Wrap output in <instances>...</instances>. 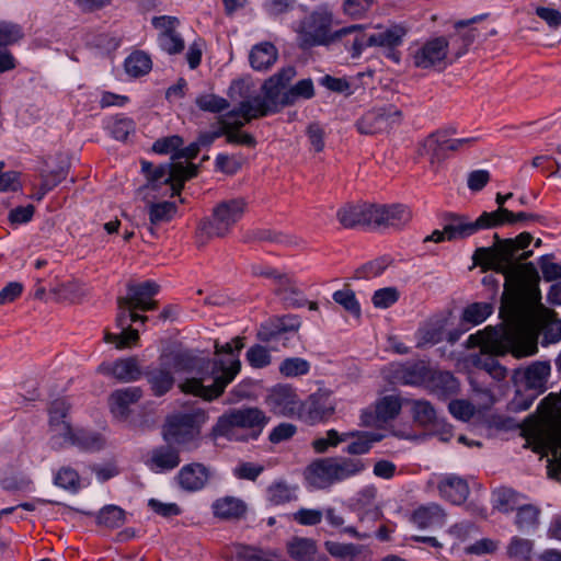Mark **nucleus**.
<instances>
[{"instance_id": "nucleus-30", "label": "nucleus", "mask_w": 561, "mask_h": 561, "mask_svg": "<svg viewBox=\"0 0 561 561\" xmlns=\"http://www.w3.org/2000/svg\"><path fill=\"white\" fill-rule=\"evenodd\" d=\"M144 376L150 386L153 396L162 397L174 386L175 379L169 367H147Z\"/></svg>"}, {"instance_id": "nucleus-33", "label": "nucleus", "mask_w": 561, "mask_h": 561, "mask_svg": "<svg viewBox=\"0 0 561 561\" xmlns=\"http://www.w3.org/2000/svg\"><path fill=\"white\" fill-rule=\"evenodd\" d=\"M277 58V48L270 42L254 45L249 55L251 67L257 71L270 69L276 62Z\"/></svg>"}, {"instance_id": "nucleus-6", "label": "nucleus", "mask_w": 561, "mask_h": 561, "mask_svg": "<svg viewBox=\"0 0 561 561\" xmlns=\"http://www.w3.org/2000/svg\"><path fill=\"white\" fill-rule=\"evenodd\" d=\"M535 218V216L527 213H482L473 222L446 225L443 231L434 230L424 241L442 242L445 238L448 240L462 239L482 229L494 228L505 222H516Z\"/></svg>"}, {"instance_id": "nucleus-2", "label": "nucleus", "mask_w": 561, "mask_h": 561, "mask_svg": "<svg viewBox=\"0 0 561 561\" xmlns=\"http://www.w3.org/2000/svg\"><path fill=\"white\" fill-rule=\"evenodd\" d=\"M243 346V337L240 336L222 345L215 342V354L218 356L225 355V357L211 359L214 364L211 366L214 382H210V386L204 387L199 379H185L179 386L181 391L199 397L206 401L219 398L241 369L239 354Z\"/></svg>"}, {"instance_id": "nucleus-28", "label": "nucleus", "mask_w": 561, "mask_h": 561, "mask_svg": "<svg viewBox=\"0 0 561 561\" xmlns=\"http://www.w3.org/2000/svg\"><path fill=\"white\" fill-rule=\"evenodd\" d=\"M70 411V405L65 399H56L54 400L49 408V430L51 432L50 444L53 445L58 438H60V434L65 433L70 426V422L67 421V416Z\"/></svg>"}, {"instance_id": "nucleus-12", "label": "nucleus", "mask_w": 561, "mask_h": 561, "mask_svg": "<svg viewBox=\"0 0 561 561\" xmlns=\"http://www.w3.org/2000/svg\"><path fill=\"white\" fill-rule=\"evenodd\" d=\"M241 218V213H210L201 220L196 231L198 247L206 244L209 238L224 236Z\"/></svg>"}, {"instance_id": "nucleus-51", "label": "nucleus", "mask_w": 561, "mask_h": 561, "mask_svg": "<svg viewBox=\"0 0 561 561\" xmlns=\"http://www.w3.org/2000/svg\"><path fill=\"white\" fill-rule=\"evenodd\" d=\"M125 519V511L116 505H106L98 514V524L111 529L122 527Z\"/></svg>"}, {"instance_id": "nucleus-59", "label": "nucleus", "mask_w": 561, "mask_h": 561, "mask_svg": "<svg viewBox=\"0 0 561 561\" xmlns=\"http://www.w3.org/2000/svg\"><path fill=\"white\" fill-rule=\"evenodd\" d=\"M245 358L249 365L256 369L265 368L272 362L268 350L260 344L252 345L247 351Z\"/></svg>"}, {"instance_id": "nucleus-24", "label": "nucleus", "mask_w": 561, "mask_h": 561, "mask_svg": "<svg viewBox=\"0 0 561 561\" xmlns=\"http://www.w3.org/2000/svg\"><path fill=\"white\" fill-rule=\"evenodd\" d=\"M183 450L174 444H165L152 449L148 460L149 468L154 472L171 471L181 463L180 451Z\"/></svg>"}, {"instance_id": "nucleus-4", "label": "nucleus", "mask_w": 561, "mask_h": 561, "mask_svg": "<svg viewBox=\"0 0 561 561\" xmlns=\"http://www.w3.org/2000/svg\"><path fill=\"white\" fill-rule=\"evenodd\" d=\"M495 244L490 248H478L472 256L476 265L497 273H508L516 270V253L525 250L533 241L529 232H522L515 239L501 240L494 233Z\"/></svg>"}, {"instance_id": "nucleus-11", "label": "nucleus", "mask_w": 561, "mask_h": 561, "mask_svg": "<svg viewBox=\"0 0 561 561\" xmlns=\"http://www.w3.org/2000/svg\"><path fill=\"white\" fill-rule=\"evenodd\" d=\"M51 447L56 450L72 446L84 453L99 451L105 446V438L98 432L72 425L60 434Z\"/></svg>"}, {"instance_id": "nucleus-45", "label": "nucleus", "mask_w": 561, "mask_h": 561, "mask_svg": "<svg viewBox=\"0 0 561 561\" xmlns=\"http://www.w3.org/2000/svg\"><path fill=\"white\" fill-rule=\"evenodd\" d=\"M286 547L290 558L296 561H312L317 552L316 541L310 538L294 537Z\"/></svg>"}, {"instance_id": "nucleus-34", "label": "nucleus", "mask_w": 561, "mask_h": 561, "mask_svg": "<svg viewBox=\"0 0 561 561\" xmlns=\"http://www.w3.org/2000/svg\"><path fill=\"white\" fill-rule=\"evenodd\" d=\"M432 392L440 397H450L458 392L459 382L449 371L431 370V377L426 385Z\"/></svg>"}, {"instance_id": "nucleus-20", "label": "nucleus", "mask_w": 561, "mask_h": 561, "mask_svg": "<svg viewBox=\"0 0 561 561\" xmlns=\"http://www.w3.org/2000/svg\"><path fill=\"white\" fill-rule=\"evenodd\" d=\"M301 322L297 316L287 314L275 317L260 325L256 337L264 343H271L274 340H283L284 333L296 332Z\"/></svg>"}, {"instance_id": "nucleus-25", "label": "nucleus", "mask_w": 561, "mask_h": 561, "mask_svg": "<svg viewBox=\"0 0 561 561\" xmlns=\"http://www.w3.org/2000/svg\"><path fill=\"white\" fill-rule=\"evenodd\" d=\"M98 373L125 382L135 381L141 375L137 359L134 357L117 359L114 363L103 362L99 365Z\"/></svg>"}, {"instance_id": "nucleus-58", "label": "nucleus", "mask_w": 561, "mask_h": 561, "mask_svg": "<svg viewBox=\"0 0 561 561\" xmlns=\"http://www.w3.org/2000/svg\"><path fill=\"white\" fill-rule=\"evenodd\" d=\"M138 340V330L133 329L131 327L122 328V332L119 334L106 332L104 335V341L106 343H114L116 348L119 350L130 347L136 344Z\"/></svg>"}, {"instance_id": "nucleus-3", "label": "nucleus", "mask_w": 561, "mask_h": 561, "mask_svg": "<svg viewBox=\"0 0 561 561\" xmlns=\"http://www.w3.org/2000/svg\"><path fill=\"white\" fill-rule=\"evenodd\" d=\"M268 420L259 408L233 409L218 417L210 431V437H224L233 442L257 439Z\"/></svg>"}, {"instance_id": "nucleus-52", "label": "nucleus", "mask_w": 561, "mask_h": 561, "mask_svg": "<svg viewBox=\"0 0 561 561\" xmlns=\"http://www.w3.org/2000/svg\"><path fill=\"white\" fill-rule=\"evenodd\" d=\"M412 414L414 422L421 426L435 425L437 422V413L434 407L425 400L413 401Z\"/></svg>"}, {"instance_id": "nucleus-1", "label": "nucleus", "mask_w": 561, "mask_h": 561, "mask_svg": "<svg viewBox=\"0 0 561 561\" xmlns=\"http://www.w3.org/2000/svg\"><path fill=\"white\" fill-rule=\"evenodd\" d=\"M141 171L147 183L139 187L136 197L147 202V210H174L178 208L175 195H179L184 183L197 175L198 167L194 163L182 162L153 163L142 160Z\"/></svg>"}, {"instance_id": "nucleus-10", "label": "nucleus", "mask_w": 561, "mask_h": 561, "mask_svg": "<svg viewBox=\"0 0 561 561\" xmlns=\"http://www.w3.org/2000/svg\"><path fill=\"white\" fill-rule=\"evenodd\" d=\"M402 111L393 104L376 106L367 111L355 126L363 135H375L387 131L402 122Z\"/></svg>"}, {"instance_id": "nucleus-40", "label": "nucleus", "mask_w": 561, "mask_h": 561, "mask_svg": "<svg viewBox=\"0 0 561 561\" xmlns=\"http://www.w3.org/2000/svg\"><path fill=\"white\" fill-rule=\"evenodd\" d=\"M541 511L534 504H523L516 508L514 524L524 534L535 531L540 524Z\"/></svg>"}, {"instance_id": "nucleus-32", "label": "nucleus", "mask_w": 561, "mask_h": 561, "mask_svg": "<svg viewBox=\"0 0 561 561\" xmlns=\"http://www.w3.org/2000/svg\"><path fill=\"white\" fill-rule=\"evenodd\" d=\"M213 514L220 519H239L245 515L247 504L234 496L219 497L211 504Z\"/></svg>"}, {"instance_id": "nucleus-16", "label": "nucleus", "mask_w": 561, "mask_h": 561, "mask_svg": "<svg viewBox=\"0 0 561 561\" xmlns=\"http://www.w3.org/2000/svg\"><path fill=\"white\" fill-rule=\"evenodd\" d=\"M449 41L445 36H438L426 41L413 55V64L416 68L428 69L442 64L448 55Z\"/></svg>"}, {"instance_id": "nucleus-36", "label": "nucleus", "mask_w": 561, "mask_h": 561, "mask_svg": "<svg viewBox=\"0 0 561 561\" xmlns=\"http://www.w3.org/2000/svg\"><path fill=\"white\" fill-rule=\"evenodd\" d=\"M283 87L279 84H276V81L274 79L268 78L264 81L262 85V92L264 94L263 98H261V115H268L270 113H276L279 111L280 107H284L282 105L283 101Z\"/></svg>"}, {"instance_id": "nucleus-8", "label": "nucleus", "mask_w": 561, "mask_h": 561, "mask_svg": "<svg viewBox=\"0 0 561 561\" xmlns=\"http://www.w3.org/2000/svg\"><path fill=\"white\" fill-rule=\"evenodd\" d=\"M159 364L172 368L176 373L195 374L190 379H199L204 387L210 386L208 381L214 382L211 366L214 365L208 357H201L190 350H172L163 352L159 356Z\"/></svg>"}, {"instance_id": "nucleus-63", "label": "nucleus", "mask_w": 561, "mask_h": 561, "mask_svg": "<svg viewBox=\"0 0 561 561\" xmlns=\"http://www.w3.org/2000/svg\"><path fill=\"white\" fill-rule=\"evenodd\" d=\"M184 140L179 135H172L163 138L157 139L152 145V150L156 153L160 154H171L178 153L180 151V147H182Z\"/></svg>"}, {"instance_id": "nucleus-49", "label": "nucleus", "mask_w": 561, "mask_h": 561, "mask_svg": "<svg viewBox=\"0 0 561 561\" xmlns=\"http://www.w3.org/2000/svg\"><path fill=\"white\" fill-rule=\"evenodd\" d=\"M314 95L313 82L311 79L299 80L289 90L283 93V106H289L296 103L298 99L309 100Z\"/></svg>"}, {"instance_id": "nucleus-57", "label": "nucleus", "mask_w": 561, "mask_h": 561, "mask_svg": "<svg viewBox=\"0 0 561 561\" xmlns=\"http://www.w3.org/2000/svg\"><path fill=\"white\" fill-rule=\"evenodd\" d=\"M493 312V306L489 302H473L462 312V320L471 324L482 323Z\"/></svg>"}, {"instance_id": "nucleus-31", "label": "nucleus", "mask_w": 561, "mask_h": 561, "mask_svg": "<svg viewBox=\"0 0 561 561\" xmlns=\"http://www.w3.org/2000/svg\"><path fill=\"white\" fill-rule=\"evenodd\" d=\"M549 362H535L530 364L524 371V379L527 390L543 393L547 389L548 377L550 376Z\"/></svg>"}, {"instance_id": "nucleus-61", "label": "nucleus", "mask_w": 561, "mask_h": 561, "mask_svg": "<svg viewBox=\"0 0 561 561\" xmlns=\"http://www.w3.org/2000/svg\"><path fill=\"white\" fill-rule=\"evenodd\" d=\"M24 33L19 24L0 21V47H7L22 39Z\"/></svg>"}, {"instance_id": "nucleus-38", "label": "nucleus", "mask_w": 561, "mask_h": 561, "mask_svg": "<svg viewBox=\"0 0 561 561\" xmlns=\"http://www.w3.org/2000/svg\"><path fill=\"white\" fill-rule=\"evenodd\" d=\"M432 368L423 360L402 365L397 371L399 378L407 385L425 386L431 377Z\"/></svg>"}, {"instance_id": "nucleus-60", "label": "nucleus", "mask_w": 561, "mask_h": 561, "mask_svg": "<svg viewBox=\"0 0 561 561\" xmlns=\"http://www.w3.org/2000/svg\"><path fill=\"white\" fill-rule=\"evenodd\" d=\"M495 335V330L492 327H488L483 331L469 335L466 344L468 347H480L481 352L488 351L489 348H495V346L492 345L496 340Z\"/></svg>"}, {"instance_id": "nucleus-48", "label": "nucleus", "mask_w": 561, "mask_h": 561, "mask_svg": "<svg viewBox=\"0 0 561 561\" xmlns=\"http://www.w3.org/2000/svg\"><path fill=\"white\" fill-rule=\"evenodd\" d=\"M359 523L364 526L366 525V530L360 533L353 526H347L343 528V533L351 535L357 539H367L370 537V533L368 531L375 523L380 519L382 516V512L379 507H370L365 511H360L357 513Z\"/></svg>"}, {"instance_id": "nucleus-62", "label": "nucleus", "mask_w": 561, "mask_h": 561, "mask_svg": "<svg viewBox=\"0 0 561 561\" xmlns=\"http://www.w3.org/2000/svg\"><path fill=\"white\" fill-rule=\"evenodd\" d=\"M374 0H343L342 10L353 20L364 18L370 10Z\"/></svg>"}, {"instance_id": "nucleus-53", "label": "nucleus", "mask_w": 561, "mask_h": 561, "mask_svg": "<svg viewBox=\"0 0 561 561\" xmlns=\"http://www.w3.org/2000/svg\"><path fill=\"white\" fill-rule=\"evenodd\" d=\"M401 411V401L398 397L386 396L376 404L377 417L381 423L396 419Z\"/></svg>"}, {"instance_id": "nucleus-43", "label": "nucleus", "mask_w": 561, "mask_h": 561, "mask_svg": "<svg viewBox=\"0 0 561 561\" xmlns=\"http://www.w3.org/2000/svg\"><path fill=\"white\" fill-rule=\"evenodd\" d=\"M394 262L390 254L380 255L369 262L364 263L354 272L355 279H371L380 276Z\"/></svg>"}, {"instance_id": "nucleus-7", "label": "nucleus", "mask_w": 561, "mask_h": 561, "mask_svg": "<svg viewBox=\"0 0 561 561\" xmlns=\"http://www.w3.org/2000/svg\"><path fill=\"white\" fill-rule=\"evenodd\" d=\"M411 218V213H335L343 228L374 232L400 230Z\"/></svg>"}, {"instance_id": "nucleus-64", "label": "nucleus", "mask_w": 561, "mask_h": 561, "mask_svg": "<svg viewBox=\"0 0 561 561\" xmlns=\"http://www.w3.org/2000/svg\"><path fill=\"white\" fill-rule=\"evenodd\" d=\"M547 445L556 458L554 473L561 474V426H553L547 434ZM552 474V471H550Z\"/></svg>"}, {"instance_id": "nucleus-44", "label": "nucleus", "mask_w": 561, "mask_h": 561, "mask_svg": "<svg viewBox=\"0 0 561 561\" xmlns=\"http://www.w3.org/2000/svg\"><path fill=\"white\" fill-rule=\"evenodd\" d=\"M522 494L512 488L501 486L492 492L493 508L501 513L508 514L519 506Z\"/></svg>"}, {"instance_id": "nucleus-27", "label": "nucleus", "mask_w": 561, "mask_h": 561, "mask_svg": "<svg viewBox=\"0 0 561 561\" xmlns=\"http://www.w3.org/2000/svg\"><path fill=\"white\" fill-rule=\"evenodd\" d=\"M142 397L140 387H127L115 390L110 397L111 412L115 417L125 420L129 415V407Z\"/></svg>"}, {"instance_id": "nucleus-47", "label": "nucleus", "mask_w": 561, "mask_h": 561, "mask_svg": "<svg viewBox=\"0 0 561 561\" xmlns=\"http://www.w3.org/2000/svg\"><path fill=\"white\" fill-rule=\"evenodd\" d=\"M234 557L238 561H275L278 553L273 550H264L262 548L238 543L233 548Z\"/></svg>"}, {"instance_id": "nucleus-22", "label": "nucleus", "mask_w": 561, "mask_h": 561, "mask_svg": "<svg viewBox=\"0 0 561 561\" xmlns=\"http://www.w3.org/2000/svg\"><path fill=\"white\" fill-rule=\"evenodd\" d=\"M448 129H438L430 134L419 149V154L427 156L434 169L448 157Z\"/></svg>"}, {"instance_id": "nucleus-19", "label": "nucleus", "mask_w": 561, "mask_h": 561, "mask_svg": "<svg viewBox=\"0 0 561 561\" xmlns=\"http://www.w3.org/2000/svg\"><path fill=\"white\" fill-rule=\"evenodd\" d=\"M160 290V286L153 280H145L139 284L127 285V296L122 298L123 304H129L140 311L156 310L158 301L152 300Z\"/></svg>"}, {"instance_id": "nucleus-35", "label": "nucleus", "mask_w": 561, "mask_h": 561, "mask_svg": "<svg viewBox=\"0 0 561 561\" xmlns=\"http://www.w3.org/2000/svg\"><path fill=\"white\" fill-rule=\"evenodd\" d=\"M336 482L360 474L368 468L367 460L358 457H333Z\"/></svg>"}, {"instance_id": "nucleus-56", "label": "nucleus", "mask_w": 561, "mask_h": 561, "mask_svg": "<svg viewBox=\"0 0 561 561\" xmlns=\"http://www.w3.org/2000/svg\"><path fill=\"white\" fill-rule=\"evenodd\" d=\"M196 106L204 112L221 113L229 108L230 103L227 99L216 94L205 93L201 94L195 100Z\"/></svg>"}, {"instance_id": "nucleus-18", "label": "nucleus", "mask_w": 561, "mask_h": 561, "mask_svg": "<svg viewBox=\"0 0 561 561\" xmlns=\"http://www.w3.org/2000/svg\"><path fill=\"white\" fill-rule=\"evenodd\" d=\"M211 478V471L202 462L184 465L174 477L182 491L194 493L203 490Z\"/></svg>"}, {"instance_id": "nucleus-54", "label": "nucleus", "mask_w": 561, "mask_h": 561, "mask_svg": "<svg viewBox=\"0 0 561 561\" xmlns=\"http://www.w3.org/2000/svg\"><path fill=\"white\" fill-rule=\"evenodd\" d=\"M278 370L286 378L305 376L310 370V363L301 357H287L279 364Z\"/></svg>"}, {"instance_id": "nucleus-13", "label": "nucleus", "mask_w": 561, "mask_h": 561, "mask_svg": "<svg viewBox=\"0 0 561 561\" xmlns=\"http://www.w3.org/2000/svg\"><path fill=\"white\" fill-rule=\"evenodd\" d=\"M265 403L270 411L280 416H293L300 409L296 390L289 385H277L266 396Z\"/></svg>"}, {"instance_id": "nucleus-26", "label": "nucleus", "mask_w": 561, "mask_h": 561, "mask_svg": "<svg viewBox=\"0 0 561 561\" xmlns=\"http://www.w3.org/2000/svg\"><path fill=\"white\" fill-rule=\"evenodd\" d=\"M343 435H345L346 442L350 440L343 451L355 457L368 454L374 445L383 437L379 433L366 431H348L344 432Z\"/></svg>"}, {"instance_id": "nucleus-46", "label": "nucleus", "mask_w": 561, "mask_h": 561, "mask_svg": "<svg viewBox=\"0 0 561 561\" xmlns=\"http://www.w3.org/2000/svg\"><path fill=\"white\" fill-rule=\"evenodd\" d=\"M297 500L296 488L284 481H277L266 489V501L272 506H279Z\"/></svg>"}, {"instance_id": "nucleus-42", "label": "nucleus", "mask_w": 561, "mask_h": 561, "mask_svg": "<svg viewBox=\"0 0 561 561\" xmlns=\"http://www.w3.org/2000/svg\"><path fill=\"white\" fill-rule=\"evenodd\" d=\"M334 412V407L329 396L324 393H313L307 401V413L312 422H319L328 419Z\"/></svg>"}, {"instance_id": "nucleus-5", "label": "nucleus", "mask_w": 561, "mask_h": 561, "mask_svg": "<svg viewBox=\"0 0 561 561\" xmlns=\"http://www.w3.org/2000/svg\"><path fill=\"white\" fill-rule=\"evenodd\" d=\"M206 421L207 414L202 409L173 413L165 419L161 431L162 438L183 450L196 449L201 443L202 426Z\"/></svg>"}, {"instance_id": "nucleus-37", "label": "nucleus", "mask_w": 561, "mask_h": 561, "mask_svg": "<svg viewBox=\"0 0 561 561\" xmlns=\"http://www.w3.org/2000/svg\"><path fill=\"white\" fill-rule=\"evenodd\" d=\"M528 311L529 308L522 294H516L510 299H503L500 308L501 317L513 324L523 322Z\"/></svg>"}, {"instance_id": "nucleus-9", "label": "nucleus", "mask_w": 561, "mask_h": 561, "mask_svg": "<svg viewBox=\"0 0 561 561\" xmlns=\"http://www.w3.org/2000/svg\"><path fill=\"white\" fill-rule=\"evenodd\" d=\"M333 13L327 4L317 7L304 23L300 47L330 46L333 32Z\"/></svg>"}, {"instance_id": "nucleus-39", "label": "nucleus", "mask_w": 561, "mask_h": 561, "mask_svg": "<svg viewBox=\"0 0 561 561\" xmlns=\"http://www.w3.org/2000/svg\"><path fill=\"white\" fill-rule=\"evenodd\" d=\"M444 510L435 503L422 505L417 507L412 514V522L419 528H428L434 525H443L445 520Z\"/></svg>"}, {"instance_id": "nucleus-14", "label": "nucleus", "mask_w": 561, "mask_h": 561, "mask_svg": "<svg viewBox=\"0 0 561 561\" xmlns=\"http://www.w3.org/2000/svg\"><path fill=\"white\" fill-rule=\"evenodd\" d=\"M368 34L365 25L354 24L333 32L330 46L342 45L352 59H358L364 48L368 47Z\"/></svg>"}, {"instance_id": "nucleus-21", "label": "nucleus", "mask_w": 561, "mask_h": 561, "mask_svg": "<svg viewBox=\"0 0 561 561\" xmlns=\"http://www.w3.org/2000/svg\"><path fill=\"white\" fill-rule=\"evenodd\" d=\"M485 15H477L469 20H459L455 23V32L448 35V41L451 43V47L455 49L454 58L459 59L467 54L469 46H471L479 32L477 28H467L469 25L481 21Z\"/></svg>"}, {"instance_id": "nucleus-17", "label": "nucleus", "mask_w": 561, "mask_h": 561, "mask_svg": "<svg viewBox=\"0 0 561 561\" xmlns=\"http://www.w3.org/2000/svg\"><path fill=\"white\" fill-rule=\"evenodd\" d=\"M407 35V28L401 25H392L377 34H368V47H381L385 49V56L396 64L401 60V53L397 47L403 43Z\"/></svg>"}, {"instance_id": "nucleus-15", "label": "nucleus", "mask_w": 561, "mask_h": 561, "mask_svg": "<svg viewBox=\"0 0 561 561\" xmlns=\"http://www.w3.org/2000/svg\"><path fill=\"white\" fill-rule=\"evenodd\" d=\"M69 168L70 162L66 154L59 153L54 158H49L42 170L39 190L32 197L37 201L42 199L47 192L66 179Z\"/></svg>"}, {"instance_id": "nucleus-23", "label": "nucleus", "mask_w": 561, "mask_h": 561, "mask_svg": "<svg viewBox=\"0 0 561 561\" xmlns=\"http://www.w3.org/2000/svg\"><path fill=\"white\" fill-rule=\"evenodd\" d=\"M305 478L316 489H327L336 483L333 457L312 461L305 470Z\"/></svg>"}, {"instance_id": "nucleus-41", "label": "nucleus", "mask_w": 561, "mask_h": 561, "mask_svg": "<svg viewBox=\"0 0 561 561\" xmlns=\"http://www.w3.org/2000/svg\"><path fill=\"white\" fill-rule=\"evenodd\" d=\"M472 365L479 369L486 371L493 379L501 381L506 378L507 369L501 365L493 354L492 348L480 352L472 356Z\"/></svg>"}, {"instance_id": "nucleus-50", "label": "nucleus", "mask_w": 561, "mask_h": 561, "mask_svg": "<svg viewBox=\"0 0 561 561\" xmlns=\"http://www.w3.org/2000/svg\"><path fill=\"white\" fill-rule=\"evenodd\" d=\"M124 66L128 75L137 78L151 70L152 61L146 53L138 50L126 58Z\"/></svg>"}, {"instance_id": "nucleus-29", "label": "nucleus", "mask_w": 561, "mask_h": 561, "mask_svg": "<svg viewBox=\"0 0 561 561\" xmlns=\"http://www.w3.org/2000/svg\"><path fill=\"white\" fill-rule=\"evenodd\" d=\"M440 495L454 505H460L467 500L470 489L467 481L458 476L448 474L438 483Z\"/></svg>"}, {"instance_id": "nucleus-55", "label": "nucleus", "mask_w": 561, "mask_h": 561, "mask_svg": "<svg viewBox=\"0 0 561 561\" xmlns=\"http://www.w3.org/2000/svg\"><path fill=\"white\" fill-rule=\"evenodd\" d=\"M533 548L534 542L531 540L514 536L506 548V553L511 559L529 561Z\"/></svg>"}]
</instances>
